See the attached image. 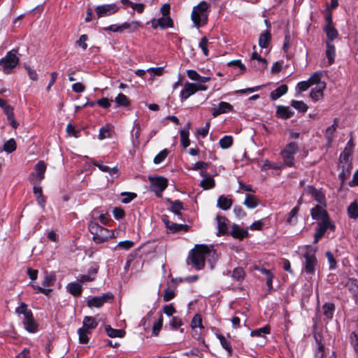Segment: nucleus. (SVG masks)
<instances>
[{
    "label": "nucleus",
    "mask_w": 358,
    "mask_h": 358,
    "mask_svg": "<svg viewBox=\"0 0 358 358\" xmlns=\"http://www.w3.org/2000/svg\"><path fill=\"white\" fill-rule=\"evenodd\" d=\"M315 201L318 202L322 206H315V220L316 221V232L315 233V244L318 240L324 236L327 230L335 229V225L331 222L327 210L326 198L324 194L315 188Z\"/></svg>",
    "instance_id": "obj_1"
},
{
    "label": "nucleus",
    "mask_w": 358,
    "mask_h": 358,
    "mask_svg": "<svg viewBox=\"0 0 358 358\" xmlns=\"http://www.w3.org/2000/svg\"><path fill=\"white\" fill-rule=\"evenodd\" d=\"M218 259V255L213 248H193L189 252L187 263L192 264L196 269H201L207 261L213 268L214 264Z\"/></svg>",
    "instance_id": "obj_2"
},
{
    "label": "nucleus",
    "mask_w": 358,
    "mask_h": 358,
    "mask_svg": "<svg viewBox=\"0 0 358 358\" xmlns=\"http://www.w3.org/2000/svg\"><path fill=\"white\" fill-rule=\"evenodd\" d=\"M209 8L210 4L205 1H202L198 5L194 6L191 14V20L196 28L199 29L207 24Z\"/></svg>",
    "instance_id": "obj_3"
},
{
    "label": "nucleus",
    "mask_w": 358,
    "mask_h": 358,
    "mask_svg": "<svg viewBox=\"0 0 358 358\" xmlns=\"http://www.w3.org/2000/svg\"><path fill=\"white\" fill-rule=\"evenodd\" d=\"M90 233L93 235L94 241L97 243H102L110 238L115 237V231H110L100 226L95 220H92L88 225Z\"/></svg>",
    "instance_id": "obj_4"
},
{
    "label": "nucleus",
    "mask_w": 358,
    "mask_h": 358,
    "mask_svg": "<svg viewBox=\"0 0 358 358\" xmlns=\"http://www.w3.org/2000/svg\"><path fill=\"white\" fill-rule=\"evenodd\" d=\"M17 50L13 49L8 51L5 57L0 59V70L5 74H10L17 66L19 58L17 56Z\"/></svg>",
    "instance_id": "obj_5"
},
{
    "label": "nucleus",
    "mask_w": 358,
    "mask_h": 358,
    "mask_svg": "<svg viewBox=\"0 0 358 358\" xmlns=\"http://www.w3.org/2000/svg\"><path fill=\"white\" fill-rule=\"evenodd\" d=\"M168 180L163 177H157L150 178V190L153 192L157 197L162 196V192L167 187Z\"/></svg>",
    "instance_id": "obj_6"
},
{
    "label": "nucleus",
    "mask_w": 358,
    "mask_h": 358,
    "mask_svg": "<svg viewBox=\"0 0 358 358\" xmlns=\"http://www.w3.org/2000/svg\"><path fill=\"white\" fill-rule=\"evenodd\" d=\"M35 172L30 175V180L33 184H40L44 178L46 165L43 161H39L35 166Z\"/></svg>",
    "instance_id": "obj_7"
},
{
    "label": "nucleus",
    "mask_w": 358,
    "mask_h": 358,
    "mask_svg": "<svg viewBox=\"0 0 358 358\" xmlns=\"http://www.w3.org/2000/svg\"><path fill=\"white\" fill-rule=\"evenodd\" d=\"M320 75V73L315 72V101L323 98V91L326 87V83L321 80Z\"/></svg>",
    "instance_id": "obj_8"
},
{
    "label": "nucleus",
    "mask_w": 358,
    "mask_h": 358,
    "mask_svg": "<svg viewBox=\"0 0 358 358\" xmlns=\"http://www.w3.org/2000/svg\"><path fill=\"white\" fill-rule=\"evenodd\" d=\"M55 281V276L52 273H45L44 280L42 282V287L33 285L34 289H37L39 292H41L45 295H48L51 292L50 289H45V287L52 286Z\"/></svg>",
    "instance_id": "obj_9"
},
{
    "label": "nucleus",
    "mask_w": 358,
    "mask_h": 358,
    "mask_svg": "<svg viewBox=\"0 0 358 358\" xmlns=\"http://www.w3.org/2000/svg\"><path fill=\"white\" fill-rule=\"evenodd\" d=\"M118 10V7L115 3L104 4L98 6L96 8V13L99 17L108 16L115 13Z\"/></svg>",
    "instance_id": "obj_10"
},
{
    "label": "nucleus",
    "mask_w": 358,
    "mask_h": 358,
    "mask_svg": "<svg viewBox=\"0 0 358 358\" xmlns=\"http://www.w3.org/2000/svg\"><path fill=\"white\" fill-rule=\"evenodd\" d=\"M162 221L164 223L168 231L170 233H175L183 229H187L188 227V226L186 224H176L170 221L167 215L162 216Z\"/></svg>",
    "instance_id": "obj_11"
},
{
    "label": "nucleus",
    "mask_w": 358,
    "mask_h": 358,
    "mask_svg": "<svg viewBox=\"0 0 358 358\" xmlns=\"http://www.w3.org/2000/svg\"><path fill=\"white\" fill-rule=\"evenodd\" d=\"M197 92L196 84L186 82L180 93V98L182 101L186 100Z\"/></svg>",
    "instance_id": "obj_12"
},
{
    "label": "nucleus",
    "mask_w": 358,
    "mask_h": 358,
    "mask_svg": "<svg viewBox=\"0 0 358 358\" xmlns=\"http://www.w3.org/2000/svg\"><path fill=\"white\" fill-rule=\"evenodd\" d=\"M216 220H217V235L221 236V235L226 234L228 232V229H229L228 219L224 216L217 215L216 217Z\"/></svg>",
    "instance_id": "obj_13"
},
{
    "label": "nucleus",
    "mask_w": 358,
    "mask_h": 358,
    "mask_svg": "<svg viewBox=\"0 0 358 358\" xmlns=\"http://www.w3.org/2000/svg\"><path fill=\"white\" fill-rule=\"evenodd\" d=\"M113 298V295L112 294H106L101 296H95L87 301V305L89 307L99 308L106 302L107 300Z\"/></svg>",
    "instance_id": "obj_14"
},
{
    "label": "nucleus",
    "mask_w": 358,
    "mask_h": 358,
    "mask_svg": "<svg viewBox=\"0 0 358 358\" xmlns=\"http://www.w3.org/2000/svg\"><path fill=\"white\" fill-rule=\"evenodd\" d=\"M231 236L237 239L242 240L248 236L249 234L247 229L241 228L239 225L236 224H234L231 226V229L230 231Z\"/></svg>",
    "instance_id": "obj_15"
},
{
    "label": "nucleus",
    "mask_w": 358,
    "mask_h": 358,
    "mask_svg": "<svg viewBox=\"0 0 358 358\" xmlns=\"http://www.w3.org/2000/svg\"><path fill=\"white\" fill-rule=\"evenodd\" d=\"M233 106L225 101H221L217 108H214L212 110V115L213 117H217L220 114L227 113L231 111Z\"/></svg>",
    "instance_id": "obj_16"
},
{
    "label": "nucleus",
    "mask_w": 358,
    "mask_h": 358,
    "mask_svg": "<svg viewBox=\"0 0 358 358\" xmlns=\"http://www.w3.org/2000/svg\"><path fill=\"white\" fill-rule=\"evenodd\" d=\"M338 169L341 170L338 178L341 180V186L342 187L350 176L352 165H338Z\"/></svg>",
    "instance_id": "obj_17"
},
{
    "label": "nucleus",
    "mask_w": 358,
    "mask_h": 358,
    "mask_svg": "<svg viewBox=\"0 0 358 358\" xmlns=\"http://www.w3.org/2000/svg\"><path fill=\"white\" fill-rule=\"evenodd\" d=\"M98 325V322L96 320L90 316H85L83 318V327L81 329L91 333L92 329H94Z\"/></svg>",
    "instance_id": "obj_18"
},
{
    "label": "nucleus",
    "mask_w": 358,
    "mask_h": 358,
    "mask_svg": "<svg viewBox=\"0 0 358 358\" xmlns=\"http://www.w3.org/2000/svg\"><path fill=\"white\" fill-rule=\"evenodd\" d=\"M23 324L25 329L30 333H35L37 331V324L36 323L32 313L31 316L23 319Z\"/></svg>",
    "instance_id": "obj_19"
},
{
    "label": "nucleus",
    "mask_w": 358,
    "mask_h": 358,
    "mask_svg": "<svg viewBox=\"0 0 358 358\" xmlns=\"http://www.w3.org/2000/svg\"><path fill=\"white\" fill-rule=\"evenodd\" d=\"M313 84V75L310 76L308 80L299 82L296 87V96L302 92L307 90Z\"/></svg>",
    "instance_id": "obj_20"
},
{
    "label": "nucleus",
    "mask_w": 358,
    "mask_h": 358,
    "mask_svg": "<svg viewBox=\"0 0 358 358\" xmlns=\"http://www.w3.org/2000/svg\"><path fill=\"white\" fill-rule=\"evenodd\" d=\"M276 115L282 119H288L293 116L294 112L288 106H278L277 107Z\"/></svg>",
    "instance_id": "obj_21"
},
{
    "label": "nucleus",
    "mask_w": 358,
    "mask_h": 358,
    "mask_svg": "<svg viewBox=\"0 0 358 358\" xmlns=\"http://www.w3.org/2000/svg\"><path fill=\"white\" fill-rule=\"evenodd\" d=\"M170 204L171 212L174 213L176 215H177L179 220H183L182 215L181 213V210L184 209L182 203L178 200H175L173 201H170Z\"/></svg>",
    "instance_id": "obj_22"
},
{
    "label": "nucleus",
    "mask_w": 358,
    "mask_h": 358,
    "mask_svg": "<svg viewBox=\"0 0 358 358\" xmlns=\"http://www.w3.org/2000/svg\"><path fill=\"white\" fill-rule=\"evenodd\" d=\"M190 128V124L187 123L185 128L180 131V136L181 138V144L184 148H187L189 144L190 141L189 139V130Z\"/></svg>",
    "instance_id": "obj_23"
},
{
    "label": "nucleus",
    "mask_w": 358,
    "mask_h": 358,
    "mask_svg": "<svg viewBox=\"0 0 358 358\" xmlns=\"http://www.w3.org/2000/svg\"><path fill=\"white\" fill-rule=\"evenodd\" d=\"M288 87L287 85H281L275 90H273L270 93V98L272 100H277L287 92Z\"/></svg>",
    "instance_id": "obj_24"
},
{
    "label": "nucleus",
    "mask_w": 358,
    "mask_h": 358,
    "mask_svg": "<svg viewBox=\"0 0 358 358\" xmlns=\"http://www.w3.org/2000/svg\"><path fill=\"white\" fill-rule=\"evenodd\" d=\"M326 56L328 59L329 65L331 64L334 62L335 59V46L331 43V41L326 42Z\"/></svg>",
    "instance_id": "obj_25"
},
{
    "label": "nucleus",
    "mask_w": 358,
    "mask_h": 358,
    "mask_svg": "<svg viewBox=\"0 0 358 358\" xmlns=\"http://www.w3.org/2000/svg\"><path fill=\"white\" fill-rule=\"evenodd\" d=\"M232 200L224 195L220 196L217 199V206L223 210H227L232 206Z\"/></svg>",
    "instance_id": "obj_26"
},
{
    "label": "nucleus",
    "mask_w": 358,
    "mask_h": 358,
    "mask_svg": "<svg viewBox=\"0 0 358 358\" xmlns=\"http://www.w3.org/2000/svg\"><path fill=\"white\" fill-rule=\"evenodd\" d=\"M122 29L129 30V32H134L137 30L138 28L142 27V24L138 21H132L131 22H124L121 24Z\"/></svg>",
    "instance_id": "obj_27"
},
{
    "label": "nucleus",
    "mask_w": 358,
    "mask_h": 358,
    "mask_svg": "<svg viewBox=\"0 0 358 358\" xmlns=\"http://www.w3.org/2000/svg\"><path fill=\"white\" fill-rule=\"evenodd\" d=\"M324 31H325L327 36L328 38L327 41H332L334 39L336 38L338 36L337 30L333 27L332 24H326L324 27Z\"/></svg>",
    "instance_id": "obj_28"
},
{
    "label": "nucleus",
    "mask_w": 358,
    "mask_h": 358,
    "mask_svg": "<svg viewBox=\"0 0 358 358\" xmlns=\"http://www.w3.org/2000/svg\"><path fill=\"white\" fill-rule=\"evenodd\" d=\"M105 330L108 336L111 338H122L124 336V331L122 329H115L110 327V326L107 325L105 327Z\"/></svg>",
    "instance_id": "obj_29"
},
{
    "label": "nucleus",
    "mask_w": 358,
    "mask_h": 358,
    "mask_svg": "<svg viewBox=\"0 0 358 358\" xmlns=\"http://www.w3.org/2000/svg\"><path fill=\"white\" fill-rule=\"evenodd\" d=\"M68 292H69L73 296H79L82 292V287L78 282H71L66 286Z\"/></svg>",
    "instance_id": "obj_30"
},
{
    "label": "nucleus",
    "mask_w": 358,
    "mask_h": 358,
    "mask_svg": "<svg viewBox=\"0 0 358 358\" xmlns=\"http://www.w3.org/2000/svg\"><path fill=\"white\" fill-rule=\"evenodd\" d=\"M352 152L348 150H343L339 156V164L338 165H352L350 161V156Z\"/></svg>",
    "instance_id": "obj_31"
},
{
    "label": "nucleus",
    "mask_w": 358,
    "mask_h": 358,
    "mask_svg": "<svg viewBox=\"0 0 358 358\" xmlns=\"http://www.w3.org/2000/svg\"><path fill=\"white\" fill-rule=\"evenodd\" d=\"M348 215L350 218L357 220L358 218V204L356 201L351 203L347 209Z\"/></svg>",
    "instance_id": "obj_32"
},
{
    "label": "nucleus",
    "mask_w": 358,
    "mask_h": 358,
    "mask_svg": "<svg viewBox=\"0 0 358 358\" xmlns=\"http://www.w3.org/2000/svg\"><path fill=\"white\" fill-rule=\"evenodd\" d=\"M243 203L248 208L253 209L258 206L259 201L255 196L251 194H246Z\"/></svg>",
    "instance_id": "obj_33"
},
{
    "label": "nucleus",
    "mask_w": 358,
    "mask_h": 358,
    "mask_svg": "<svg viewBox=\"0 0 358 358\" xmlns=\"http://www.w3.org/2000/svg\"><path fill=\"white\" fill-rule=\"evenodd\" d=\"M250 64L252 68L260 71H263L267 67V62L262 57H259L258 60H255Z\"/></svg>",
    "instance_id": "obj_34"
},
{
    "label": "nucleus",
    "mask_w": 358,
    "mask_h": 358,
    "mask_svg": "<svg viewBox=\"0 0 358 358\" xmlns=\"http://www.w3.org/2000/svg\"><path fill=\"white\" fill-rule=\"evenodd\" d=\"M299 206L294 207L287 215L286 222L291 225H294L297 222V213L299 212Z\"/></svg>",
    "instance_id": "obj_35"
},
{
    "label": "nucleus",
    "mask_w": 358,
    "mask_h": 358,
    "mask_svg": "<svg viewBox=\"0 0 358 358\" xmlns=\"http://www.w3.org/2000/svg\"><path fill=\"white\" fill-rule=\"evenodd\" d=\"M271 41V34L268 31H265L261 34L259 38V45L262 48H266L268 46Z\"/></svg>",
    "instance_id": "obj_36"
},
{
    "label": "nucleus",
    "mask_w": 358,
    "mask_h": 358,
    "mask_svg": "<svg viewBox=\"0 0 358 358\" xmlns=\"http://www.w3.org/2000/svg\"><path fill=\"white\" fill-rule=\"evenodd\" d=\"M157 25H159L162 29H166L168 27H172L173 21L170 16H162V17L157 20Z\"/></svg>",
    "instance_id": "obj_37"
},
{
    "label": "nucleus",
    "mask_w": 358,
    "mask_h": 358,
    "mask_svg": "<svg viewBox=\"0 0 358 358\" xmlns=\"http://www.w3.org/2000/svg\"><path fill=\"white\" fill-rule=\"evenodd\" d=\"M336 127H337L336 123H334V124H331V126L328 127L326 129L325 138L327 139L328 146H329L331 143V141L334 137V134L336 129Z\"/></svg>",
    "instance_id": "obj_38"
},
{
    "label": "nucleus",
    "mask_w": 358,
    "mask_h": 358,
    "mask_svg": "<svg viewBox=\"0 0 358 358\" xmlns=\"http://www.w3.org/2000/svg\"><path fill=\"white\" fill-rule=\"evenodd\" d=\"M270 333V327L268 325H266L259 329L253 330L251 331V336H258V337H264L265 335L268 334Z\"/></svg>",
    "instance_id": "obj_39"
},
{
    "label": "nucleus",
    "mask_w": 358,
    "mask_h": 358,
    "mask_svg": "<svg viewBox=\"0 0 358 358\" xmlns=\"http://www.w3.org/2000/svg\"><path fill=\"white\" fill-rule=\"evenodd\" d=\"M201 187L204 189H210L215 187V182L213 177L210 176L209 177H205L200 182Z\"/></svg>",
    "instance_id": "obj_40"
},
{
    "label": "nucleus",
    "mask_w": 358,
    "mask_h": 358,
    "mask_svg": "<svg viewBox=\"0 0 358 358\" xmlns=\"http://www.w3.org/2000/svg\"><path fill=\"white\" fill-rule=\"evenodd\" d=\"M115 102L118 106L126 107L129 105L128 98L122 93L118 94V95L115 99Z\"/></svg>",
    "instance_id": "obj_41"
},
{
    "label": "nucleus",
    "mask_w": 358,
    "mask_h": 358,
    "mask_svg": "<svg viewBox=\"0 0 358 358\" xmlns=\"http://www.w3.org/2000/svg\"><path fill=\"white\" fill-rule=\"evenodd\" d=\"M217 338L220 340V344L224 349H225L229 355H231L232 353V348L231 346L230 342L228 341L225 337L221 334H218L217 336Z\"/></svg>",
    "instance_id": "obj_42"
},
{
    "label": "nucleus",
    "mask_w": 358,
    "mask_h": 358,
    "mask_svg": "<svg viewBox=\"0 0 358 358\" xmlns=\"http://www.w3.org/2000/svg\"><path fill=\"white\" fill-rule=\"evenodd\" d=\"M164 71V67H151L147 69V72L150 73V80H153L155 76H160Z\"/></svg>",
    "instance_id": "obj_43"
},
{
    "label": "nucleus",
    "mask_w": 358,
    "mask_h": 358,
    "mask_svg": "<svg viewBox=\"0 0 358 358\" xmlns=\"http://www.w3.org/2000/svg\"><path fill=\"white\" fill-rule=\"evenodd\" d=\"M15 312L19 315L22 314L24 315V318L31 316V314L32 313L31 310L28 309L27 306L23 302H22L20 305L16 308Z\"/></svg>",
    "instance_id": "obj_44"
},
{
    "label": "nucleus",
    "mask_w": 358,
    "mask_h": 358,
    "mask_svg": "<svg viewBox=\"0 0 358 358\" xmlns=\"http://www.w3.org/2000/svg\"><path fill=\"white\" fill-rule=\"evenodd\" d=\"M219 144L222 149H227L233 144V138L231 136H224L220 138Z\"/></svg>",
    "instance_id": "obj_45"
},
{
    "label": "nucleus",
    "mask_w": 358,
    "mask_h": 358,
    "mask_svg": "<svg viewBox=\"0 0 358 358\" xmlns=\"http://www.w3.org/2000/svg\"><path fill=\"white\" fill-rule=\"evenodd\" d=\"M291 106L299 112L305 113L308 110L307 105L301 101L292 100Z\"/></svg>",
    "instance_id": "obj_46"
},
{
    "label": "nucleus",
    "mask_w": 358,
    "mask_h": 358,
    "mask_svg": "<svg viewBox=\"0 0 358 358\" xmlns=\"http://www.w3.org/2000/svg\"><path fill=\"white\" fill-rule=\"evenodd\" d=\"M323 313L327 318H331L334 312V305L331 303H326L323 305Z\"/></svg>",
    "instance_id": "obj_47"
},
{
    "label": "nucleus",
    "mask_w": 358,
    "mask_h": 358,
    "mask_svg": "<svg viewBox=\"0 0 358 358\" xmlns=\"http://www.w3.org/2000/svg\"><path fill=\"white\" fill-rule=\"evenodd\" d=\"M16 150V143L13 138L6 141L3 144V150L8 153H11Z\"/></svg>",
    "instance_id": "obj_48"
},
{
    "label": "nucleus",
    "mask_w": 358,
    "mask_h": 358,
    "mask_svg": "<svg viewBox=\"0 0 358 358\" xmlns=\"http://www.w3.org/2000/svg\"><path fill=\"white\" fill-rule=\"evenodd\" d=\"M232 278L234 280L242 281L245 278V271L242 268L237 267L233 271Z\"/></svg>",
    "instance_id": "obj_49"
},
{
    "label": "nucleus",
    "mask_w": 358,
    "mask_h": 358,
    "mask_svg": "<svg viewBox=\"0 0 358 358\" xmlns=\"http://www.w3.org/2000/svg\"><path fill=\"white\" fill-rule=\"evenodd\" d=\"M304 258L306 259L305 271L306 273H311L313 271V259L308 253L304 255Z\"/></svg>",
    "instance_id": "obj_50"
},
{
    "label": "nucleus",
    "mask_w": 358,
    "mask_h": 358,
    "mask_svg": "<svg viewBox=\"0 0 358 358\" xmlns=\"http://www.w3.org/2000/svg\"><path fill=\"white\" fill-rule=\"evenodd\" d=\"M284 163L288 166H292L294 164V155L281 152Z\"/></svg>",
    "instance_id": "obj_51"
},
{
    "label": "nucleus",
    "mask_w": 358,
    "mask_h": 358,
    "mask_svg": "<svg viewBox=\"0 0 358 358\" xmlns=\"http://www.w3.org/2000/svg\"><path fill=\"white\" fill-rule=\"evenodd\" d=\"M169 151L166 149H164L159 152L154 158V163L155 164H161L168 156Z\"/></svg>",
    "instance_id": "obj_52"
},
{
    "label": "nucleus",
    "mask_w": 358,
    "mask_h": 358,
    "mask_svg": "<svg viewBox=\"0 0 358 358\" xmlns=\"http://www.w3.org/2000/svg\"><path fill=\"white\" fill-rule=\"evenodd\" d=\"M228 66H234V67H237L240 69V73L239 74H243L246 71V66L244 64H243L241 62V60L239 59H237V60H233V61H231L228 63Z\"/></svg>",
    "instance_id": "obj_53"
},
{
    "label": "nucleus",
    "mask_w": 358,
    "mask_h": 358,
    "mask_svg": "<svg viewBox=\"0 0 358 358\" xmlns=\"http://www.w3.org/2000/svg\"><path fill=\"white\" fill-rule=\"evenodd\" d=\"M191 327L193 329L197 328V327H199L200 329H203V326L202 325V319H201V315L196 314L193 317L192 322H191Z\"/></svg>",
    "instance_id": "obj_54"
},
{
    "label": "nucleus",
    "mask_w": 358,
    "mask_h": 358,
    "mask_svg": "<svg viewBox=\"0 0 358 358\" xmlns=\"http://www.w3.org/2000/svg\"><path fill=\"white\" fill-rule=\"evenodd\" d=\"M78 334L79 335V342L83 344L87 343L89 341V338L87 335L90 334V332H88L87 331H85L84 329L80 328L78 330Z\"/></svg>",
    "instance_id": "obj_55"
},
{
    "label": "nucleus",
    "mask_w": 358,
    "mask_h": 358,
    "mask_svg": "<svg viewBox=\"0 0 358 358\" xmlns=\"http://www.w3.org/2000/svg\"><path fill=\"white\" fill-rule=\"evenodd\" d=\"M298 150V145L296 143L292 142L288 143L284 150L282 151L285 153H291L292 155H295Z\"/></svg>",
    "instance_id": "obj_56"
},
{
    "label": "nucleus",
    "mask_w": 358,
    "mask_h": 358,
    "mask_svg": "<svg viewBox=\"0 0 358 358\" xmlns=\"http://www.w3.org/2000/svg\"><path fill=\"white\" fill-rule=\"evenodd\" d=\"M110 130L109 126L106 125V126L100 128L99 134V139L102 140V139L110 137Z\"/></svg>",
    "instance_id": "obj_57"
},
{
    "label": "nucleus",
    "mask_w": 358,
    "mask_h": 358,
    "mask_svg": "<svg viewBox=\"0 0 358 358\" xmlns=\"http://www.w3.org/2000/svg\"><path fill=\"white\" fill-rule=\"evenodd\" d=\"M208 40L207 37L204 36L201 39L199 43V47L201 49L205 56L208 55Z\"/></svg>",
    "instance_id": "obj_58"
},
{
    "label": "nucleus",
    "mask_w": 358,
    "mask_h": 358,
    "mask_svg": "<svg viewBox=\"0 0 358 358\" xmlns=\"http://www.w3.org/2000/svg\"><path fill=\"white\" fill-rule=\"evenodd\" d=\"M350 292L358 299V281L353 280L349 282Z\"/></svg>",
    "instance_id": "obj_59"
},
{
    "label": "nucleus",
    "mask_w": 358,
    "mask_h": 358,
    "mask_svg": "<svg viewBox=\"0 0 358 358\" xmlns=\"http://www.w3.org/2000/svg\"><path fill=\"white\" fill-rule=\"evenodd\" d=\"M162 324H163V318H162V315H160L159 318L158 319L157 321H156L154 323L153 327H152V334L154 335L157 336L158 334L159 331L162 329Z\"/></svg>",
    "instance_id": "obj_60"
},
{
    "label": "nucleus",
    "mask_w": 358,
    "mask_h": 358,
    "mask_svg": "<svg viewBox=\"0 0 358 358\" xmlns=\"http://www.w3.org/2000/svg\"><path fill=\"white\" fill-rule=\"evenodd\" d=\"M280 166L278 164L273 163L268 160H265L262 166V170L267 171L268 169H280Z\"/></svg>",
    "instance_id": "obj_61"
},
{
    "label": "nucleus",
    "mask_w": 358,
    "mask_h": 358,
    "mask_svg": "<svg viewBox=\"0 0 358 358\" xmlns=\"http://www.w3.org/2000/svg\"><path fill=\"white\" fill-rule=\"evenodd\" d=\"M208 167V164L206 162H196L192 168L189 169L192 171H201V170H207Z\"/></svg>",
    "instance_id": "obj_62"
},
{
    "label": "nucleus",
    "mask_w": 358,
    "mask_h": 358,
    "mask_svg": "<svg viewBox=\"0 0 358 358\" xmlns=\"http://www.w3.org/2000/svg\"><path fill=\"white\" fill-rule=\"evenodd\" d=\"M350 338L351 345L353 347L355 352L358 355V335L356 333L352 332L351 333Z\"/></svg>",
    "instance_id": "obj_63"
},
{
    "label": "nucleus",
    "mask_w": 358,
    "mask_h": 358,
    "mask_svg": "<svg viewBox=\"0 0 358 358\" xmlns=\"http://www.w3.org/2000/svg\"><path fill=\"white\" fill-rule=\"evenodd\" d=\"M176 296L175 292L173 289L167 288L165 289L164 293L163 294V300L164 301H169L173 299Z\"/></svg>",
    "instance_id": "obj_64"
}]
</instances>
